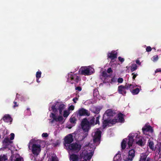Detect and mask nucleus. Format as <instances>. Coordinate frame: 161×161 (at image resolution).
Here are the masks:
<instances>
[{"label":"nucleus","instance_id":"nucleus-1","mask_svg":"<svg viewBox=\"0 0 161 161\" xmlns=\"http://www.w3.org/2000/svg\"><path fill=\"white\" fill-rule=\"evenodd\" d=\"M81 124L82 129L85 133L84 135L83 136V138H85L88 135V132L90 129L91 126L89 125V121L86 118H85L82 119Z\"/></svg>","mask_w":161,"mask_h":161},{"label":"nucleus","instance_id":"nucleus-2","mask_svg":"<svg viewBox=\"0 0 161 161\" xmlns=\"http://www.w3.org/2000/svg\"><path fill=\"white\" fill-rule=\"evenodd\" d=\"M80 80V77L76 74L71 73L69 74L68 80L71 84L77 83Z\"/></svg>","mask_w":161,"mask_h":161},{"label":"nucleus","instance_id":"nucleus-3","mask_svg":"<svg viewBox=\"0 0 161 161\" xmlns=\"http://www.w3.org/2000/svg\"><path fill=\"white\" fill-rule=\"evenodd\" d=\"M81 146L79 142H75L69 144L68 147L70 150L78 152L80 150Z\"/></svg>","mask_w":161,"mask_h":161},{"label":"nucleus","instance_id":"nucleus-4","mask_svg":"<svg viewBox=\"0 0 161 161\" xmlns=\"http://www.w3.org/2000/svg\"><path fill=\"white\" fill-rule=\"evenodd\" d=\"M102 132L99 129H97L93 136V141L95 143H100Z\"/></svg>","mask_w":161,"mask_h":161},{"label":"nucleus","instance_id":"nucleus-5","mask_svg":"<svg viewBox=\"0 0 161 161\" xmlns=\"http://www.w3.org/2000/svg\"><path fill=\"white\" fill-rule=\"evenodd\" d=\"M78 117L82 116H89L90 115V112L87 110L81 108L79 109L76 112Z\"/></svg>","mask_w":161,"mask_h":161},{"label":"nucleus","instance_id":"nucleus-6","mask_svg":"<svg viewBox=\"0 0 161 161\" xmlns=\"http://www.w3.org/2000/svg\"><path fill=\"white\" fill-rule=\"evenodd\" d=\"M41 146L39 144H33L32 146V152L35 155H38L41 151Z\"/></svg>","mask_w":161,"mask_h":161},{"label":"nucleus","instance_id":"nucleus-7","mask_svg":"<svg viewBox=\"0 0 161 161\" xmlns=\"http://www.w3.org/2000/svg\"><path fill=\"white\" fill-rule=\"evenodd\" d=\"M138 135L137 134L132 133L130 134L128 136L127 144L129 147L132 146L133 142L134 141V138L137 137Z\"/></svg>","mask_w":161,"mask_h":161},{"label":"nucleus","instance_id":"nucleus-8","mask_svg":"<svg viewBox=\"0 0 161 161\" xmlns=\"http://www.w3.org/2000/svg\"><path fill=\"white\" fill-rule=\"evenodd\" d=\"M73 141V136L71 134L66 136L64 139V144L65 147H68V144H70Z\"/></svg>","mask_w":161,"mask_h":161},{"label":"nucleus","instance_id":"nucleus-9","mask_svg":"<svg viewBox=\"0 0 161 161\" xmlns=\"http://www.w3.org/2000/svg\"><path fill=\"white\" fill-rule=\"evenodd\" d=\"M142 130L143 133L146 135L147 134V132H150L152 133L153 131L152 126L148 124H146L144 126L142 127Z\"/></svg>","mask_w":161,"mask_h":161},{"label":"nucleus","instance_id":"nucleus-10","mask_svg":"<svg viewBox=\"0 0 161 161\" xmlns=\"http://www.w3.org/2000/svg\"><path fill=\"white\" fill-rule=\"evenodd\" d=\"M50 117L53 119L51 121V123H53L54 121L56 122H61L64 119L62 116L59 115L57 117L55 114L53 113L51 114Z\"/></svg>","mask_w":161,"mask_h":161},{"label":"nucleus","instance_id":"nucleus-11","mask_svg":"<svg viewBox=\"0 0 161 161\" xmlns=\"http://www.w3.org/2000/svg\"><path fill=\"white\" fill-rule=\"evenodd\" d=\"M100 117V116H97L96 118V119L95 122V118L94 117H92L91 119L89 121V125L91 127L92 126H94L95 125L98 124L100 125V122L99 119Z\"/></svg>","mask_w":161,"mask_h":161},{"label":"nucleus","instance_id":"nucleus-12","mask_svg":"<svg viewBox=\"0 0 161 161\" xmlns=\"http://www.w3.org/2000/svg\"><path fill=\"white\" fill-rule=\"evenodd\" d=\"M79 71H81V74L85 75H90L92 74L90 72L89 68L86 66L81 67Z\"/></svg>","mask_w":161,"mask_h":161},{"label":"nucleus","instance_id":"nucleus-13","mask_svg":"<svg viewBox=\"0 0 161 161\" xmlns=\"http://www.w3.org/2000/svg\"><path fill=\"white\" fill-rule=\"evenodd\" d=\"M126 89L125 88V86L120 85L118 86V91L119 94L123 96H125L126 93Z\"/></svg>","mask_w":161,"mask_h":161},{"label":"nucleus","instance_id":"nucleus-14","mask_svg":"<svg viewBox=\"0 0 161 161\" xmlns=\"http://www.w3.org/2000/svg\"><path fill=\"white\" fill-rule=\"evenodd\" d=\"M108 57L111 60H114L117 58V53L114 51H112L111 53H108Z\"/></svg>","mask_w":161,"mask_h":161},{"label":"nucleus","instance_id":"nucleus-15","mask_svg":"<svg viewBox=\"0 0 161 161\" xmlns=\"http://www.w3.org/2000/svg\"><path fill=\"white\" fill-rule=\"evenodd\" d=\"M136 138V143L137 144L141 146H142L144 145V142L143 140H144L143 138L141 136H140L138 135V136L137 137H135Z\"/></svg>","mask_w":161,"mask_h":161},{"label":"nucleus","instance_id":"nucleus-16","mask_svg":"<svg viewBox=\"0 0 161 161\" xmlns=\"http://www.w3.org/2000/svg\"><path fill=\"white\" fill-rule=\"evenodd\" d=\"M135 151L133 149H131L129 151L128 157V161H131L132 160L135 156Z\"/></svg>","mask_w":161,"mask_h":161},{"label":"nucleus","instance_id":"nucleus-17","mask_svg":"<svg viewBox=\"0 0 161 161\" xmlns=\"http://www.w3.org/2000/svg\"><path fill=\"white\" fill-rule=\"evenodd\" d=\"M125 115L121 113H119L118 114L117 117V119L119 123H124L125 122V119H124V116Z\"/></svg>","mask_w":161,"mask_h":161},{"label":"nucleus","instance_id":"nucleus-18","mask_svg":"<svg viewBox=\"0 0 161 161\" xmlns=\"http://www.w3.org/2000/svg\"><path fill=\"white\" fill-rule=\"evenodd\" d=\"M102 76L104 78L103 83H108L109 81L108 80L111 78V75H108L105 71H103L102 72Z\"/></svg>","mask_w":161,"mask_h":161},{"label":"nucleus","instance_id":"nucleus-19","mask_svg":"<svg viewBox=\"0 0 161 161\" xmlns=\"http://www.w3.org/2000/svg\"><path fill=\"white\" fill-rule=\"evenodd\" d=\"M58 104V109L59 110V113L60 114H62V111L63 110L64 108V105L62 103H59L58 102H57L56 103V105H57Z\"/></svg>","mask_w":161,"mask_h":161},{"label":"nucleus","instance_id":"nucleus-20","mask_svg":"<svg viewBox=\"0 0 161 161\" xmlns=\"http://www.w3.org/2000/svg\"><path fill=\"white\" fill-rule=\"evenodd\" d=\"M107 115L108 116H113L116 114L115 111L112 109H108L106 111Z\"/></svg>","mask_w":161,"mask_h":161},{"label":"nucleus","instance_id":"nucleus-21","mask_svg":"<svg viewBox=\"0 0 161 161\" xmlns=\"http://www.w3.org/2000/svg\"><path fill=\"white\" fill-rule=\"evenodd\" d=\"M70 159L72 161H77L78 160V156L75 154H72L70 155Z\"/></svg>","mask_w":161,"mask_h":161},{"label":"nucleus","instance_id":"nucleus-22","mask_svg":"<svg viewBox=\"0 0 161 161\" xmlns=\"http://www.w3.org/2000/svg\"><path fill=\"white\" fill-rule=\"evenodd\" d=\"M127 141L128 139L127 138H125L123 139L121 143V147L122 150H124L125 148Z\"/></svg>","mask_w":161,"mask_h":161},{"label":"nucleus","instance_id":"nucleus-23","mask_svg":"<svg viewBox=\"0 0 161 161\" xmlns=\"http://www.w3.org/2000/svg\"><path fill=\"white\" fill-rule=\"evenodd\" d=\"M148 146L150 149H151L153 151L155 150V149L154 148V143L153 141H151L149 140L148 141Z\"/></svg>","mask_w":161,"mask_h":161},{"label":"nucleus","instance_id":"nucleus-24","mask_svg":"<svg viewBox=\"0 0 161 161\" xmlns=\"http://www.w3.org/2000/svg\"><path fill=\"white\" fill-rule=\"evenodd\" d=\"M93 155V154L92 152L86 153V155H85L84 157V160H90L91 158Z\"/></svg>","mask_w":161,"mask_h":161},{"label":"nucleus","instance_id":"nucleus-25","mask_svg":"<svg viewBox=\"0 0 161 161\" xmlns=\"http://www.w3.org/2000/svg\"><path fill=\"white\" fill-rule=\"evenodd\" d=\"M11 117L9 114L5 115L3 117V120L5 122H9L11 121Z\"/></svg>","mask_w":161,"mask_h":161},{"label":"nucleus","instance_id":"nucleus-26","mask_svg":"<svg viewBox=\"0 0 161 161\" xmlns=\"http://www.w3.org/2000/svg\"><path fill=\"white\" fill-rule=\"evenodd\" d=\"M110 124V120L109 119H104L103 121V128H105Z\"/></svg>","mask_w":161,"mask_h":161},{"label":"nucleus","instance_id":"nucleus-27","mask_svg":"<svg viewBox=\"0 0 161 161\" xmlns=\"http://www.w3.org/2000/svg\"><path fill=\"white\" fill-rule=\"evenodd\" d=\"M121 155L119 154H116L113 159L114 161H121Z\"/></svg>","mask_w":161,"mask_h":161},{"label":"nucleus","instance_id":"nucleus-28","mask_svg":"<svg viewBox=\"0 0 161 161\" xmlns=\"http://www.w3.org/2000/svg\"><path fill=\"white\" fill-rule=\"evenodd\" d=\"M77 119L75 117H72L69 119V122L72 124L76 123Z\"/></svg>","mask_w":161,"mask_h":161},{"label":"nucleus","instance_id":"nucleus-29","mask_svg":"<svg viewBox=\"0 0 161 161\" xmlns=\"http://www.w3.org/2000/svg\"><path fill=\"white\" fill-rule=\"evenodd\" d=\"M125 88L126 90H128L130 89H132L134 88V86L131 84H129L126 83L125 86Z\"/></svg>","mask_w":161,"mask_h":161},{"label":"nucleus","instance_id":"nucleus-30","mask_svg":"<svg viewBox=\"0 0 161 161\" xmlns=\"http://www.w3.org/2000/svg\"><path fill=\"white\" fill-rule=\"evenodd\" d=\"M137 66L136 64H133L130 68V71L131 72L137 69Z\"/></svg>","mask_w":161,"mask_h":161},{"label":"nucleus","instance_id":"nucleus-31","mask_svg":"<svg viewBox=\"0 0 161 161\" xmlns=\"http://www.w3.org/2000/svg\"><path fill=\"white\" fill-rule=\"evenodd\" d=\"M139 91L140 90L139 88H137L133 90L132 92V93L133 95H136L138 93Z\"/></svg>","mask_w":161,"mask_h":161},{"label":"nucleus","instance_id":"nucleus-32","mask_svg":"<svg viewBox=\"0 0 161 161\" xmlns=\"http://www.w3.org/2000/svg\"><path fill=\"white\" fill-rule=\"evenodd\" d=\"M110 124L114 125L117 123H119L116 117H115V119H113L112 120H109Z\"/></svg>","mask_w":161,"mask_h":161},{"label":"nucleus","instance_id":"nucleus-33","mask_svg":"<svg viewBox=\"0 0 161 161\" xmlns=\"http://www.w3.org/2000/svg\"><path fill=\"white\" fill-rule=\"evenodd\" d=\"M147 156L145 155H142L141 156L139 161H146Z\"/></svg>","mask_w":161,"mask_h":161},{"label":"nucleus","instance_id":"nucleus-34","mask_svg":"<svg viewBox=\"0 0 161 161\" xmlns=\"http://www.w3.org/2000/svg\"><path fill=\"white\" fill-rule=\"evenodd\" d=\"M7 159V156L5 155H3L2 156L1 155L0 156V161H5Z\"/></svg>","mask_w":161,"mask_h":161},{"label":"nucleus","instance_id":"nucleus-35","mask_svg":"<svg viewBox=\"0 0 161 161\" xmlns=\"http://www.w3.org/2000/svg\"><path fill=\"white\" fill-rule=\"evenodd\" d=\"M158 59V55L154 56L151 58V60L153 62L157 61Z\"/></svg>","mask_w":161,"mask_h":161},{"label":"nucleus","instance_id":"nucleus-36","mask_svg":"<svg viewBox=\"0 0 161 161\" xmlns=\"http://www.w3.org/2000/svg\"><path fill=\"white\" fill-rule=\"evenodd\" d=\"M100 110L99 108H96L94 110H93V112L95 114H98L99 113Z\"/></svg>","mask_w":161,"mask_h":161},{"label":"nucleus","instance_id":"nucleus-37","mask_svg":"<svg viewBox=\"0 0 161 161\" xmlns=\"http://www.w3.org/2000/svg\"><path fill=\"white\" fill-rule=\"evenodd\" d=\"M55 105H53L51 107V108L54 114L56 113L58 111V109L55 108Z\"/></svg>","mask_w":161,"mask_h":161},{"label":"nucleus","instance_id":"nucleus-38","mask_svg":"<svg viewBox=\"0 0 161 161\" xmlns=\"http://www.w3.org/2000/svg\"><path fill=\"white\" fill-rule=\"evenodd\" d=\"M51 161H58V158L56 155L53 156L51 157Z\"/></svg>","mask_w":161,"mask_h":161},{"label":"nucleus","instance_id":"nucleus-39","mask_svg":"<svg viewBox=\"0 0 161 161\" xmlns=\"http://www.w3.org/2000/svg\"><path fill=\"white\" fill-rule=\"evenodd\" d=\"M42 72L41 71H38L36 72V77L37 78H40L41 77Z\"/></svg>","mask_w":161,"mask_h":161},{"label":"nucleus","instance_id":"nucleus-40","mask_svg":"<svg viewBox=\"0 0 161 161\" xmlns=\"http://www.w3.org/2000/svg\"><path fill=\"white\" fill-rule=\"evenodd\" d=\"M69 114V113L67 111H64L63 114V116L64 117H67Z\"/></svg>","mask_w":161,"mask_h":161},{"label":"nucleus","instance_id":"nucleus-41","mask_svg":"<svg viewBox=\"0 0 161 161\" xmlns=\"http://www.w3.org/2000/svg\"><path fill=\"white\" fill-rule=\"evenodd\" d=\"M131 75H133L132 79L133 80H135L136 77L138 75L137 73H132Z\"/></svg>","mask_w":161,"mask_h":161},{"label":"nucleus","instance_id":"nucleus-42","mask_svg":"<svg viewBox=\"0 0 161 161\" xmlns=\"http://www.w3.org/2000/svg\"><path fill=\"white\" fill-rule=\"evenodd\" d=\"M108 80L109 81L108 82L112 83V82H115L116 81V79L114 77L112 78L111 80H110L109 79H108Z\"/></svg>","mask_w":161,"mask_h":161},{"label":"nucleus","instance_id":"nucleus-43","mask_svg":"<svg viewBox=\"0 0 161 161\" xmlns=\"http://www.w3.org/2000/svg\"><path fill=\"white\" fill-rule=\"evenodd\" d=\"M68 110L69 111H72L74 109V106L72 105H71L68 108Z\"/></svg>","mask_w":161,"mask_h":161},{"label":"nucleus","instance_id":"nucleus-44","mask_svg":"<svg viewBox=\"0 0 161 161\" xmlns=\"http://www.w3.org/2000/svg\"><path fill=\"white\" fill-rule=\"evenodd\" d=\"M54 146L55 147L57 146L58 145L60 144L59 141L58 140H57L54 143H53Z\"/></svg>","mask_w":161,"mask_h":161},{"label":"nucleus","instance_id":"nucleus-45","mask_svg":"<svg viewBox=\"0 0 161 161\" xmlns=\"http://www.w3.org/2000/svg\"><path fill=\"white\" fill-rule=\"evenodd\" d=\"M4 142L5 143H8L9 142L11 143V142L10 141V140L8 138H5L4 139Z\"/></svg>","mask_w":161,"mask_h":161},{"label":"nucleus","instance_id":"nucleus-46","mask_svg":"<svg viewBox=\"0 0 161 161\" xmlns=\"http://www.w3.org/2000/svg\"><path fill=\"white\" fill-rule=\"evenodd\" d=\"M146 50L147 52H150L152 50V48L148 46L146 48Z\"/></svg>","mask_w":161,"mask_h":161},{"label":"nucleus","instance_id":"nucleus-47","mask_svg":"<svg viewBox=\"0 0 161 161\" xmlns=\"http://www.w3.org/2000/svg\"><path fill=\"white\" fill-rule=\"evenodd\" d=\"M118 59L121 63L123 62L125 60L124 58H121V57H118Z\"/></svg>","mask_w":161,"mask_h":161},{"label":"nucleus","instance_id":"nucleus-48","mask_svg":"<svg viewBox=\"0 0 161 161\" xmlns=\"http://www.w3.org/2000/svg\"><path fill=\"white\" fill-rule=\"evenodd\" d=\"M10 140H13L14 137V134L13 133H11L10 135Z\"/></svg>","mask_w":161,"mask_h":161},{"label":"nucleus","instance_id":"nucleus-49","mask_svg":"<svg viewBox=\"0 0 161 161\" xmlns=\"http://www.w3.org/2000/svg\"><path fill=\"white\" fill-rule=\"evenodd\" d=\"M123 81V79L122 78H119L118 79V82L119 83H122Z\"/></svg>","mask_w":161,"mask_h":161},{"label":"nucleus","instance_id":"nucleus-50","mask_svg":"<svg viewBox=\"0 0 161 161\" xmlns=\"http://www.w3.org/2000/svg\"><path fill=\"white\" fill-rule=\"evenodd\" d=\"M113 72V71L111 67L109 68L107 70V72L109 74L111 73H112Z\"/></svg>","mask_w":161,"mask_h":161},{"label":"nucleus","instance_id":"nucleus-51","mask_svg":"<svg viewBox=\"0 0 161 161\" xmlns=\"http://www.w3.org/2000/svg\"><path fill=\"white\" fill-rule=\"evenodd\" d=\"M75 89L76 90H78L79 91H80L82 90L81 87L80 86L76 87Z\"/></svg>","mask_w":161,"mask_h":161},{"label":"nucleus","instance_id":"nucleus-52","mask_svg":"<svg viewBox=\"0 0 161 161\" xmlns=\"http://www.w3.org/2000/svg\"><path fill=\"white\" fill-rule=\"evenodd\" d=\"M48 136V134L47 133H44L42 134V136L43 137H47Z\"/></svg>","mask_w":161,"mask_h":161},{"label":"nucleus","instance_id":"nucleus-53","mask_svg":"<svg viewBox=\"0 0 161 161\" xmlns=\"http://www.w3.org/2000/svg\"><path fill=\"white\" fill-rule=\"evenodd\" d=\"M14 105L13 106L14 108L15 107H17L18 106V105L17 104V102H16L14 101Z\"/></svg>","mask_w":161,"mask_h":161},{"label":"nucleus","instance_id":"nucleus-54","mask_svg":"<svg viewBox=\"0 0 161 161\" xmlns=\"http://www.w3.org/2000/svg\"><path fill=\"white\" fill-rule=\"evenodd\" d=\"M158 72H161V69H157L155 71V73H157Z\"/></svg>","mask_w":161,"mask_h":161},{"label":"nucleus","instance_id":"nucleus-55","mask_svg":"<svg viewBox=\"0 0 161 161\" xmlns=\"http://www.w3.org/2000/svg\"><path fill=\"white\" fill-rule=\"evenodd\" d=\"M136 63L139 65H140L141 64V62H140L139 59H137L136 60Z\"/></svg>","mask_w":161,"mask_h":161},{"label":"nucleus","instance_id":"nucleus-56","mask_svg":"<svg viewBox=\"0 0 161 161\" xmlns=\"http://www.w3.org/2000/svg\"><path fill=\"white\" fill-rule=\"evenodd\" d=\"M78 100V98H77L75 97L73 99V101L75 103H76V101L77 100Z\"/></svg>","mask_w":161,"mask_h":161},{"label":"nucleus","instance_id":"nucleus-57","mask_svg":"<svg viewBox=\"0 0 161 161\" xmlns=\"http://www.w3.org/2000/svg\"><path fill=\"white\" fill-rule=\"evenodd\" d=\"M14 161H21V159L19 158H17Z\"/></svg>","mask_w":161,"mask_h":161},{"label":"nucleus","instance_id":"nucleus-58","mask_svg":"<svg viewBox=\"0 0 161 161\" xmlns=\"http://www.w3.org/2000/svg\"><path fill=\"white\" fill-rule=\"evenodd\" d=\"M146 161H152V159H150L149 158H148L146 160Z\"/></svg>","mask_w":161,"mask_h":161},{"label":"nucleus","instance_id":"nucleus-59","mask_svg":"<svg viewBox=\"0 0 161 161\" xmlns=\"http://www.w3.org/2000/svg\"><path fill=\"white\" fill-rule=\"evenodd\" d=\"M39 78H36V81L38 83H40V81L39 80Z\"/></svg>","mask_w":161,"mask_h":161},{"label":"nucleus","instance_id":"nucleus-60","mask_svg":"<svg viewBox=\"0 0 161 161\" xmlns=\"http://www.w3.org/2000/svg\"><path fill=\"white\" fill-rule=\"evenodd\" d=\"M30 142L29 143V144L28 145V147L30 149Z\"/></svg>","mask_w":161,"mask_h":161},{"label":"nucleus","instance_id":"nucleus-61","mask_svg":"<svg viewBox=\"0 0 161 161\" xmlns=\"http://www.w3.org/2000/svg\"><path fill=\"white\" fill-rule=\"evenodd\" d=\"M27 110H28V111H30V108H27Z\"/></svg>","mask_w":161,"mask_h":161},{"label":"nucleus","instance_id":"nucleus-62","mask_svg":"<svg viewBox=\"0 0 161 161\" xmlns=\"http://www.w3.org/2000/svg\"><path fill=\"white\" fill-rule=\"evenodd\" d=\"M18 95H19L18 94V93H17V94H16V97H17V96H18Z\"/></svg>","mask_w":161,"mask_h":161},{"label":"nucleus","instance_id":"nucleus-63","mask_svg":"<svg viewBox=\"0 0 161 161\" xmlns=\"http://www.w3.org/2000/svg\"><path fill=\"white\" fill-rule=\"evenodd\" d=\"M87 161V160H82V161Z\"/></svg>","mask_w":161,"mask_h":161}]
</instances>
